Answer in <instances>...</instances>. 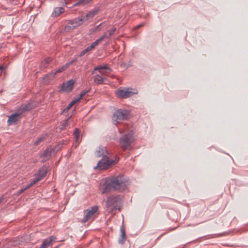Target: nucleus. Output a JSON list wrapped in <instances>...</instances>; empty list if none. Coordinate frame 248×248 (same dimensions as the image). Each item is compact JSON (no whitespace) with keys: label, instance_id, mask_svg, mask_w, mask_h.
Segmentation results:
<instances>
[{"label":"nucleus","instance_id":"43","mask_svg":"<svg viewBox=\"0 0 248 248\" xmlns=\"http://www.w3.org/2000/svg\"><path fill=\"white\" fill-rule=\"evenodd\" d=\"M1 201H2V199H0V203L1 202Z\"/></svg>","mask_w":248,"mask_h":248},{"label":"nucleus","instance_id":"27","mask_svg":"<svg viewBox=\"0 0 248 248\" xmlns=\"http://www.w3.org/2000/svg\"><path fill=\"white\" fill-rule=\"evenodd\" d=\"M89 51H90V50L89 49V48L87 47L85 50H83L82 51H81L80 52L79 56L82 57L83 56H84L85 54H86Z\"/></svg>","mask_w":248,"mask_h":248},{"label":"nucleus","instance_id":"20","mask_svg":"<svg viewBox=\"0 0 248 248\" xmlns=\"http://www.w3.org/2000/svg\"><path fill=\"white\" fill-rule=\"evenodd\" d=\"M92 0H78V1L75 3L74 5V6L82 5L84 4H87L91 1Z\"/></svg>","mask_w":248,"mask_h":248},{"label":"nucleus","instance_id":"13","mask_svg":"<svg viewBox=\"0 0 248 248\" xmlns=\"http://www.w3.org/2000/svg\"><path fill=\"white\" fill-rule=\"evenodd\" d=\"M56 147L53 149H51L49 148H47L45 150L43 153V154L41 155V157H43L46 158V159L49 158V157L51 155V152H55Z\"/></svg>","mask_w":248,"mask_h":248},{"label":"nucleus","instance_id":"35","mask_svg":"<svg viewBox=\"0 0 248 248\" xmlns=\"http://www.w3.org/2000/svg\"><path fill=\"white\" fill-rule=\"evenodd\" d=\"M29 188H27V186L23 189H21L19 192H18V194H21L22 193H23L24 191H25L26 190H27V189H28Z\"/></svg>","mask_w":248,"mask_h":248},{"label":"nucleus","instance_id":"4","mask_svg":"<svg viewBox=\"0 0 248 248\" xmlns=\"http://www.w3.org/2000/svg\"><path fill=\"white\" fill-rule=\"evenodd\" d=\"M134 141L133 132L130 130L128 133L124 134L120 138L119 143L123 149L125 151Z\"/></svg>","mask_w":248,"mask_h":248},{"label":"nucleus","instance_id":"32","mask_svg":"<svg viewBox=\"0 0 248 248\" xmlns=\"http://www.w3.org/2000/svg\"><path fill=\"white\" fill-rule=\"evenodd\" d=\"M116 30V29L115 28H113L112 29L108 30V32H109L108 34H109V35H112L114 33Z\"/></svg>","mask_w":248,"mask_h":248},{"label":"nucleus","instance_id":"14","mask_svg":"<svg viewBox=\"0 0 248 248\" xmlns=\"http://www.w3.org/2000/svg\"><path fill=\"white\" fill-rule=\"evenodd\" d=\"M121 235L119 238V243L123 245L124 244L125 242V240L126 238V235L125 233L124 229L123 227L121 228Z\"/></svg>","mask_w":248,"mask_h":248},{"label":"nucleus","instance_id":"42","mask_svg":"<svg viewBox=\"0 0 248 248\" xmlns=\"http://www.w3.org/2000/svg\"><path fill=\"white\" fill-rule=\"evenodd\" d=\"M1 201H2V199H0V203L1 202Z\"/></svg>","mask_w":248,"mask_h":248},{"label":"nucleus","instance_id":"22","mask_svg":"<svg viewBox=\"0 0 248 248\" xmlns=\"http://www.w3.org/2000/svg\"><path fill=\"white\" fill-rule=\"evenodd\" d=\"M32 108V105L31 104H28L26 105V106H24L22 108L21 113L22 114V113H23L25 111H29Z\"/></svg>","mask_w":248,"mask_h":248},{"label":"nucleus","instance_id":"29","mask_svg":"<svg viewBox=\"0 0 248 248\" xmlns=\"http://www.w3.org/2000/svg\"><path fill=\"white\" fill-rule=\"evenodd\" d=\"M88 92H89V91H87V90H83V91H82L80 93L79 97H80V98L81 99Z\"/></svg>","mask_w":248,"mask_h":248},{"label":"nucleus","instance_id":"34","mask_svg":"<svg viewBox=\"0 0 248 248\" xmlns=\"http://www.w3.org/2000/svg\"><path fill=\"white\" fill-rule=\"evenodd\" d=\"M101 25V24H100L99 25H98L96 27H95V28L93 30V32H95V31H99L100 30H101V28L100 27Z\"/></svg>","mask_w":248,"mask_h":248},{"label":"nucleus","instance_id":"18","mask_svg":"<svg viewBox=\"0 0 248 248\" xmlns=\"http://www.w3.org/2000/svg\"><path fill=\"white\" fill-rule=\"evenodd\" d=\"M71 121H72L70 120V117L63 121L60 125L61 130L64 129L66 127L69 126Z\"/></svg>","mask_w":248,"mask_h":248},{"label":"nucleus","instance_id":"31","mask_svg":"<svg viewBox=\"0 0 248 248\" xmlns=\"http://www.w3.org/2000/svg\"><path fill=\"white\" fill-rule=\"evenodd\" d=\"M78 61V59L75 58L72 61L69 62H67L66 64H68V66L69 67L70 65L72 64L73 63L77 62Z\"/></svg>","mask_w":248,"mask_h":248},{"label":"nucleus","instance_id":"5","mask_svg":"<svg viewBox=\"0 0 248 248\" xmlns=\"http://www.w3.org/2000/svg\"><path fill=\"white\" fill-rule=\"evenodd\" d=\"M129 112L126 109H119L114 112L113 114V119L117 122L128 120L129 118Z\"/></svg>","mask_w":248,"mask_h":248},{"label":"nucleus","instance_id":"26","mask_svg":"<svg viewBox=\"0 0 248 248\" xmlns=\"http://www.w3.org/2000/svg\"><path fill=\"white\" fill-rule=\"evenodd\" d=\"M45 138V136H41L36 141L34 142V144L35 145H38L41 142H42L43 141H44Z\"/></svg>","mask_w":248,"mask_h":248},{"label":"nucleus","instance_id":"3","mask_svg":"<svg viewBox=\"0 0 248 248\" xmlns=\"http://www.w3.org/2000/svg\"><path fill=\"white\" fill-rule=\"evenodd\" d=\"M122 199L120 195H111L108 197L106 202V211L108 213H111L118 209L120 210V205Z\"/></svg>","mask_w":248,"mask_h":248},{"label":"nucleus","instance_id":"7","mask_svg":"<svg viewBox=\"0 0 248 248\" xmlns=\"http://www.w3.org/2000/svg\"><path fill=\"white\" fill-rule=\"evenodd\" d=\"M98 210V207L97 206H93L86 210L84 212V217L82 220V222L85 223L90 219L93 217L95 213L97 212Z\"/></svg>","mask_w":248,"mask_h":248},{"label":"nucleus","instance_id":"23","mask_svg":"<svg viewBox=\"0 0 248 248\" xmlns=\"http://www.w3.org/2000/svg\"><path fill=\"white\" fill-rule=\"evenodd\" d=\"M75 29V28L74 27L73 25L72 24V23H70V21H69L67 24V25H66L64 28V31H69L70 30H73Z\"/></svg>","mask_w":248,"mask_h":248},{"label":"nucleus","instance_id":"2","mask_svg":"<svg viewBox=\"0 0 248 248\" xmlns=\"http://www.w3.org/2000/svg\"><path fill=\"white\" fill-rule=\"evenodd\" d=\"M96 155L100 157L102 156V159L98 161L97 165L94 167V170H107L115 165L119 161V157L115 156L114 159H110L108 155L109 153L107 150L106 147L100 146L95 151Z\"/></svg>","mask_w":248,"mask_h":248},{"label":"nucleus","instance_id":"17","mask_svg":"<svg viewBox=\"0 0 248 248\" xmlns=\"http://www.w3.org/2000/svg\"><path fill=\"white\" fill-rule=\"evenodd\" d=\"M105 80H106V78H103L101 75H97L94 76V81L97 84H102Z\"/></svg>","mask_w":248,"mask_h":248},{"label":"nucleus","instance_id":"40","mask_svg":"<svg viewBox=\"0 0 248 248\" xmlns=\"http://www.w3.org/2000/svg\"><path fill=\"white\" fill-rule=\"evenodd\" d=\"M3 69V67L0 66V70Z\"/></svg>","mask_w":248,"mask_h":248},{"label":"nucleus","instance_id":"33","mask_svg":"<svg viewBox=\"0 0 248 248\" xmlns=\"http://www.w3.org/2000/svg\"><path fill=\"white\" fill-rule=\"evenodd\" d=\"M110 36V35H109V34H107V33H105L102 37H101L100 38H102V40H103V39L104 38H109V37Z\"/></svg>","mask_w":248,"mask_h":248},{"label":"nucleus","instance_id":"41","mask_svg":"<svg viewBox=\"0 0 248 248\" xmlns=\"http://www.w3.org/2000/svg\"><path fill=\"white\" fill-rule=\"evenodd\" d=\"M2 47L1 45L0 44V49Z\"/></svg>","mask_w":248,"mask_h":248},{"label":"nucleus","instance_id":"30","mask_svg":"<svg viewBox=\"0 0 248 248\" xmlns=\"http://www.w3.org/2000/svg\"><path fill=\"white\" fill-rule=\"evenodd\" d=\"M71 108H72V107H71V106H70V105L69 104V105H68V106H67L65 108H64V109L63 110V111H62V114L66 113L68 111V110H69Z\"/></svg>","mask_w":248,"mask_h":248},{"label":"nucleus","instance_id":"44","mask_svg":"<svg viewBox=\"0 0 248 248\" xmlns=\"http://www.w3.org/2000/svg\"><path fill=\"white\" fill-rule=\"evenodd\" d=\"M64 1H65V4H66V2H65V0H64Z\"/></svg>","mask_w":248,"mask_h":248},{"label":"nucleus","instance_id":"6","mask_svg":"<svg viewBox=\"0 0 248 248\" xmlns=\"http://www.w3.org/2000/svg\"><path fill=\"white\" fill-rule=\"evenodd\" d=\"M132 89L124 88V89H119L117 92V95L119 98H126L134 94H137L138 92L136 90Z\"/></svg>","mask_w":248,"mask_h":248},{"label":"nucleus","instance_id":"37","mask_svg":"<svg viewBox=\"0 0 248 248\" xmlns=\"http://www.w3.org/2000/svg\"><path fill=\"white\" fill-rule=\"evenodd\" d=\"M95 47V46L93 44H92V45L91 46H88V48H89L90 51H91Z\"/></svg>","mask_w":248,"mask_h":248},{"label":"nucleus","instance_id":"39","mask_svg":"<svg viewBox=\"0 0 248 248\" xmlns=\"http://www.w3.org/2000/svg\"><path fill=\"white\" fill-rule=\"evenodd\" d=\"M75 104V103L73 101V100L69 104L70 105V106H71L72 107L74 104Z\"/></svg>","mask_w":248,"mask_h":248},{"label":"nucleus","instance_id":"15","mask_svg":"<svg viewBox=\"0 0 248 248\" xmlns=\"http://www.w3.org/2000/svg\"><path fill=\"white\" fill-rule=\"evenodd\" d=\"M64 9L62 7H56L54 9L53 12L52 14V16L54 17L58 16L61 14L63 13Z\"/></svg>","mask_w":248,"mask_h":248},{"label":"nucleus","instance_id":"28","mask_svg":"<svg viewBox=\"0 0 248 248\" xmlns=\"http://www.w3.org/2000/svg\"><path fill=\"white\" fill-rule=\"evenodd\" d=\"M102 38H99L98 39L96 40L95 42L92 43L95 46H97L101 41H102Z\"/></svg>","mask_w":248,"mask_h":248},{"label":"nucleus","instance_id":"38","mask_svg":"<svg viewBox=\"0 0 248 248\" xmlns=\"http://www.w3.org/2000/svg\"><path fill=\"white\" fill-rule=\"evenodd\" d=\"M81 99L80 97H78L76 98H75L74 100H73V101L75 103V104L77 102H78Z\"/></svg>","mask_w":248,"mask_h":248},{"label":"nucleus","instance_id":"36","mask_svg":"<svg viewBox=\"0 0 248 248\" xmlns=\"http://www.w3.org/2000/svg\"><path fill=\"white\" fill-rule=\"evenodd\" d=\"M144 25V23H142L141 24H140L138 26H137L136 27H135V30H138V29H139L141 27H142Z\"/></svg>","mask_w":248,"mask_h":248},{"label":"nucleus","instance_id":"9","mask_svg":"<svg viewBox=\"0 0 248 248\" xmlns=\"http://www.w3.org/2000/svg\"><path fill=\"white\" fill-rule=\"evenodd\" d=\"M21 113H16L11 114L8 118V123L9 124H15L20 118Z\"/></svg>","mask_w":248,"mask_h":248},{"label":"nucleus","instance_id":"21","mask_svg":"<svg viewBox=\"0 0 248 248\" xmlns=\"http://www.w3.org/2000/svg\"><path fill=\"white\" fill-rule=\"evenodd\" d=\"M41 180V179L37 175H36L35 177L31 182V183L28 185H27V188L31 187V186L37 183L38 182L40 181Z\"/></svg>","mask_w":248,"mask_h":248},{"label":"nucleus","instance_id":"24","mask_svg":"<svg viewBox=\"0 0 248 248\" xmlns=\"http://www.w3.org/2000/svg\"><path fill=\"white\" fill-rule=\"evenodd\" d=\"M101 69H109V68L107 65H104V66L101 65V66H98L95 67L94 68V70L93 71L92 74H94V71L96 70L100 71Z\"/></svg>","mask_w":248,"mask_h":248},{"label":"nucleus","instance_id":"16","mask_svg":"<svg viewBox=\"0 0 248 248\" xmlns=\"http://www.w3.org/2000/svg\"><path fill=\"white\" fill-rule=\"evenodd\" d=\"M47 173V170L45 167H42L38 171L37 176L42 179Z\"/></svg>","mask_w":248,"mask_h":248},{"label":"nucleus","instance_id":"10","mask_svg":"<svg viewBox=\"0 0 248 248\" xmlns=\"http://www.w3.org/2000/svg\"><path fill=\"white\" fill-rule=\"evenodd\" d=\"M68 67V64H67L66 63L64 65H63V66H62L61 67L59 68V69H58L56 71L52 72L50 73L49 74H48V75H46L44 79L47 78H54L55 77V76L57 73H61V72H63Z\"/></svg>","mask_w":248,"mask_h":248},{"label":"nucleus","instance_id":"11","mask_svg":"<svg viewBox=\"0 0 248 248\" xmlns=\"http://www.w3.org/2000/svg\"><path fill=\"white\" fill-rule=\"evenodd\" d=\"M99 11V8H95L93 9L92 11L87 13L85 16L83 17L84 18V21L89 20L90 18L93 17L96 15Z\"/></svg>","mask_w":248,"mask_h":248},{"label":"nucleus","instance_id":"19","mask_svg":"<svg viewBox=\"0 0 248 248\" xmlns=\"http://www.w3.org/2000/svg\"><path fill=\"white\" fill-rule=\"evenodd\" d=\"M52 59L50 57H48L45 60L44 62H42L41 63V66L44 68H46L48 66V65L52 61Z\"/></svg>","mask_w":248,"mask_h":248},{"label":"nucleus","instance_id":"25","mask_svg":"<svg viewBox=\"0 0 248 248\" xmlns=\"http://www.w3.org/2000/svg\"><path fill=\"white\" fill-rule=\"evenodd\" d=\"M73 135L76 138V141H78L79 137V132L78 129L76 128L75 129Z\"/></svg>","mask_w":248,"mask_h":248},{"label":"nucleus","instance_id":"8","mask_svg":"<svg viewBox=\"0 0 248 248\" xmlns=\"http://www.w3.org/2000/svg\"><path fill=\"white\" fill-rule=\"evenodd\" d=\"M74 83L75 81L74 80H69L67 82L62 84L61 90L63 92H69L73 89Z\"/></svg>","mask_w":248,"mask_h":248},{"label":"nucleus","instance_id":"12","mask_svg":"<svg viewBox=\"0 0 248 248\" xmlns=\"http://www.w3.org/2000/svg\"><path fill=\"white\" fill-rule=\"evenodd\" d=\"M84 21V18H76L74 19L70 20V23L73 25L75 28L79 26Z\"/></svg>","mask_w":248,"mask_h":248},{"label":"nucleus","instance_id":"1","mask_svg":"<svg viewBox=\"0 0 248 248\" xmlns=\"http://www.w3.org/2000/svg\"><path fill=\"white\" fill-rule=\"evenodd\" d=\"M129 183L128 179L122 174L107 178L102 193H108L111 190L123 192L127 188Z\"/></svg>","mask_w":248,"mask_h":248}]
</instances>
